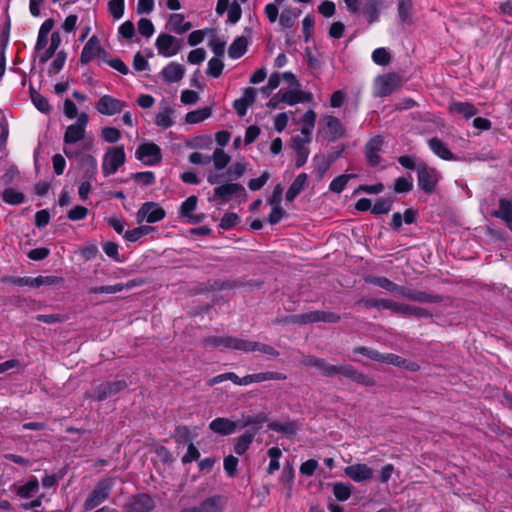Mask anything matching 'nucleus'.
<instances>
[{"label": "nucleus", "instance_id": "52", "mask_svg": "<svg viewBox=\"0 0 512 512\" xmlns=\"http://www.w3.org/2000/svg\"><path fill=\"white\" fill-rule=\"evenodd\" d=\"M223 69H224V63L222 61V59L220 58H211L208 62V67H207V75L213 77V78H218L222 72H223Z\"/></svg>", "mask_w": 512, "mask_h": 512}, {"label": "nucleus", "instance_id": "8", "mask_svg": "<svg viewBox=\"0 0 512 512\" xmlns=\"http://www.w3.org/2000/svg\"><path fill=\"white\" fill-rule=\"evenodd\" d=\"M89 122L88 114L82 112L78 115L75 123L69 125L64 133L63 141L66 145L76 144L84 140L86 127Z\"/></svg>", "mask_w": 512, "mask_h": 512}, {"label": "nucleus", "instance_id": "26", "mask_svg": "<svg viewBox=\"0 0 512 512\" xmlns=\"http://www.w3.org/2000/svg\"><path fill=\"white\" fill-rule=\"evenodd\" d=\"M286 378V375L280 372H260L244 376L242 383L243 386H247L252 383H260L270 380H285Z\"/></svg>", "mask_w": 512, "mask_h": 512}, {"label": "nucleus", "instance_id": "7", "mask_svg": "<svg viewBox=\"0 0 512 512\" xmlns=\"http://www.w3.org/2000/svg\"><path fill=\"white\" fill-rule=\"evenodd\" d=\"M106 57L107 52L102 47L100 39L98 38V36L93 35L88 39V41L84 45L80 54L79 62L81 65H86L95 58H98L99 61L103 62L106 61Z\"/></svg>", "mask_w": 512, "mask_h": 512}, {"label": "nucleus", "instance_id": "31", "mask_svg": "<svg viewBox=\"0 0 512 512\" xmlns=\"http://www.w3.org/2000/svg\"><path fill=\"white\" fill-rule=\"evenodd\" d=\"M174 110L169 105L161 106L155 117V124L163 129L173 126Z\"/></svg>", "mask_w": 512, "mask_h": 512}, {"label": "nucleus", "instance_id": "14", "mask_svg": "<svg viewBox=\"0 0 512 512\" xmlns=\"http://www.w3.org/2000/svg\"><path fill=\"white\" fill-rule=\"evenodd\" d=\"M312 137L296 135L292 138V149L295 152V166L300 168L304 166L308 160L310 150L308 145L310 144Z\"/></svg>", "mask_w": 512, "mask_h": 512}, {"label": "nucleus", "instance_id": "44", "mask_svg": "<svg viewBox=\"0 0 512 512\" xmlns=\"http://www.w3.org/2000/svg\"><path fill=\"white\" fill-rule=\"evenodd\" d=\"M267 454L270 458L269 466L267 468V473L269 475L274 474L280 468V458L282 456V451L279 447H271L268 449Z\"/></svg>", "mask_w": 512, "mask_h": 512}, {"label": "nucleus", "instance_id": "30", "mask_svg": "<svg viewBox=\"0 0 512 512\" xmlns=\"http://www.w3.org/2000/svg\"><path fill=\"white\" fill-rule=\"evenodd\" d=\"M167 27L170 31L177 34H183L191 29L192 25L190 22L185 21V17L180 13H173L170 15Z\"/></svg>", "mask_w": 512, "mask_h": 512}, {"label": "nucleus", "instance_id": "38", "mask_svg": "<svg viewBox=\"0 0 512 512\" xmlns=\"http://www.w3.org/2000/svg\"><path fill=\"white\" fill-rule=\"evenodd\" d=\"M316 113L314 110H307L301 117V135L312 137V132L316 123Z\"/></svg>", "mask_w": 512, "mask_h": 512}, {"label": "nucleus", "instance_id": "56", "mask_svg": "<svg viewBox=\"0 0 512 512\" xmlns=\"http://www.w3.org/2000/svg\"><path fill=\"white\" fill-rule=\"evenodd\" d=\"M413 188V179L411 176L399 177L395 180L394 190L397 193H408Z\"/></svg>", "mask_w": 512, "mask_h": 512}, {"label": "nucleus", "instance_id": "64", "mask_svg": "<svg viewBox=\"0 0 512 512\" xmlns=\"http://www.w3.org/2000/svg\"><path fill=\"white\" fill-rule=\"evenodd\" d=\"M88 215V209L81 205H76L67 213V218L71 221L83 220Z\"/></svg>", "mask_w": 512, "mask_h": 512}, {"label": "nucleus", "instance_id": "34", "mask_svg": "<svg viewBox=\"0 0 512 512\" xmlns=\"http://www.w3.org/2000/svg\"><path fill=\"white\" fill-rule=\"evenodd\" d=\"M493 217L499 218L507 225H512V203L511 201L501 198L499 200V209L491 213Z\"/></svg>", "mask_w": 512, "mask_h": 512}, {"label": "nucleus", "instance_id": "3", "mask_svg": "<svg viewBox=\"0 0 512 512\" xmlns=\"http://www.w3.org/2000/svg\"><path fill=\"white\" fill-rule=\"evenodd\" d=\"M126 154L123 145L109 147L102 161V173L104 177L114 175L124 165Z\"/></svg>", "mask_w": 512, "mask_h": 512}, {"label": "nucleus", "instance_id": "42", "mask_svg": "<svg viewBox=\"0 0 512 512\" xmlns=\"http://www.w3.org/2000/svg\"><path fill=\"white\" fill-rule=\"evenodd\" d=\"M212 114L210 107H204L197 110L190 111L185 116V121L189 124H198L208 119Z\"/></svg>", "mask_w": 512, "mask_h": 512}, {"label": "nucleus", "instance_id": "19", "mask_svg": "<svg viewBox=\"0 0 512 512\" xmlns=\"http://www.w3.org/2000/svg\"><path fill=\"white\" fill-rule=\"evenodd\" d=\"M154 507L155 503L151 496L139 493L133 496L127 503V512H150Z\"/></svg>", "mask_w": 512, "mask_h": 512}, {"label": "nucleus", "instance_id": "50", "mask_svg": "<svg viewBox=\"0 0 512 512\" xmlns=\"http://www.w3.org/2000/svg\"><path fill=\"white\" fill-rule=\"evenodd\" d=\"M3 201L11 205H19L24 202L25 196L23 193L9 188L3 192Z\"/></svg>", "mask_w": 512, "mask_h": 512}, {"label": "nucleus", "instance_id": "40", "mask_svg": "<svg viewBox=\"0 0 512 512\" xmlns=\"http://www.w3.org/2000/svg\"><path fill=\"white\" fill-rule=\"evenodd\" d=\"M267 427L269 430L285 435H293L297 431V426L292 421H272Z\"/></svg>", "mask_w": 512, "mask_h": 512}, {"label": "nucleus", "instance_id": "16", "mask_svg": "<svg viewBox=\"0 0 512 512\" xmlns=\"http://www.w3.org/2000/svg\"><path fill=\"white\" fill-rule=\"evenodd\" d=\"M323 135L328 141L333 142L345 136V128L337 117L326 115L324 116Z\"/></svg>", "mask_w": 512, "mask_h": 512}, {"label": "nucleus", "instance_id": "57", "mask_svg": "<svg viewBox=\"0 0 512 512\" xmlns=\"http://www.w3.org/2000/svg\"><path fill=\"white\" fill-rule=\"evenodd\" d=\"M132 178L142 186H150L155 183V174L152 171L134 173Z\"/></svg>", "mask_w": 512, "mask_h": 512}, {"label": "nucleus", "instance_id": "27", "mask_svg": "<svg viewBox=\"0 0 512 512\" xmlns=\"http://www.w3.org/2000/svg\"><path fill=\"white\" fill-rule=\"evenodd\" d=\"M428 146L431 151L439 158L445 161L456 160L455 155L450 151L447 145L440 139L433 137L429 139Z\"/></svg>", "mask_w": 512, "mask_h": 512}, {"label": "nucleus", "instance_id": "39", "mask_svg": "<svg viewBox=\"0 0 512 512\" xmlns=\"http://www.w3.org/2000/svg\"><path fill=\"white\" fill-rule=\"evenodd\" d=\"M197 201L198 199L196 196H189L180 206V217L187 218L190 223H196L197 220L194 219L191 213L196 209Z\"/></svg>", "mask_w": 512, "mask_h": 512}, {"label": "nucleus", "instance_id": "37", "mask_svg": "<svg viewBox=\"0 0 512 512\" xmlns=\"http://www.w3.org/2000/svg\"><path fill=\"white\" fill-rule=\"evenodd\" d=\"M353 486L348 482H335L332 483V492L334 497L341 502H344L352 495Z\"/></svg>", "mask_w": 512, "mask_h": 512}, {"label": "nucleus", "instance_id": "47", "mask_svg": "<svg viewBox=\"0 0 512 512\" xmlns=\"http://www.w3.org/2000/svg\"><path fill=\"white\" fill-rule=\"evenodd\" d=\"M372 61L379 66H387L391 62V54L384 47L376 48L371 55Z\"/></svg>", "mask_w": 512, "mask_h": 512}, {"label": "nucleus", "instance_id": "59", "mask_svg": "<svg viewBox=\"0 0 512 512\" xmlns=\"http://www.w3.org/2000/svg\"><path fill=\"white\" fill-rule=\"evenodd\" d=\"M66 61V54L64 51L58 52L56 57L53 59V61L50 63L48 68V73L50 75L57 74L60 72L65 64Z\"/></svg>", "mask_w": 512, "mask_h": 512}, {"label": "nucleus", "instance_id": "10", "mask_svg": "<svg viewBox=\"0 0 512 512\" xmlns=\"http://www.w3.org/2000/svg\"><path fill=\"white\" fill-rule=\"evenodd\" d=\"M155 47L160 56L169 58L179 53L182 41L170 34L161 33L155 41Z\"/></svg>", "mask_w": 512, "mask_h": 512}, {"label": "nucleus", "instance_id": "51", "mask_svg": "<svg viewBox=\"0 0 512 512\" xmlns=\"http://www.w3.org/2000/svg\"><path fill=\"white\" fill-rule=\"evenodd\" d=\"M124 10L125 0H110L108 2V11L115 20H119L123 17Z\"/></svg>", "mask_w": 512, "mask_h": 512}, {"label": "nucleus", "instance_id": "1", "mask_svg": "<svg viewBox=\"0 0 512 512\" xmlns=\"http://www.w3.org/2000/svg\"><path fill=\"white\" fill-rule=\"evenodd\" d=\"M202 344L204 346L219 348L221 350L231 349L245 353L260 352L271 356L278 355V352L270 345L233 336H208L202 340Z\"/></svg>", "mask_w": 512, "mask_h": 512}, {"label": "nucleus", "instance_id": "18", "mask_svg": "<svg viewBox=\"0 0 512 512\" xmlns=\"http://www.w3.org/2000/svg\"><path fill=\"white\" fill-rule=\"evenodd\" d=\"M367 305L370 307H375L377 309H387L392 313L401 314L403 316H408L410 311L409 304L396 302L391 299H379V300H369Z\"/></svg>", "mask_w": 512, "mask_h": 512}, {"label": "nucleus", "instance_id": "45", "mask_svg": "<svg viewBox=\"0 0 512 512\" xmlns=\"http://www.w3.org/2000/svg\"><path fill=\"white\" fill-rule=\"evenodd\" d=\"M286 0H274L264 7V14L269 23L274 24L278 19L279 7L283 5Z\"/></svg>", "mask_w": 512, "mask_h": 512}, {"label": "nucleus", "instance_id": "11", "mask_svg": "<svg viewBox=\"0 0 512 512\" xmlns=\"http://www.w3.org/2000/svg\"><path fill=\"white\" fill-rule=\"evenodd\" d=\"M135 156L144 165L154 166L161 162L162 151L157 144L146 142L138 146Z\"/></svg>", "mask_w": 512, "mask_h": 512}, {"label": "nucleus", "instance_id": "25", "mask_svg": "<svg viewBox=\"0 0 512 512\" xmlns=\"http://www.w3.org/2000/svg\"><path fill=\"white\" fill-rule=\"evenodd\" d=\"M302 11L296 7H286L284 8L280 14H278V24L281 29H291Z\"/></svg>", "mask_w": 512, "mask_h": 512}, {"label": "nucleus", "instance_id": "36", "mask_svg": "<svg viewBox=\"0 0 512 512\" xmlns=\"http://www.w3.org/2000/svg\"><path fill=\"white\" fill-rule=\"evenodd\" d=\"M255 434V432L246 431L244 434L237 437L234 442V452L239 456L243 455L252 444Z\"/></svg>", "mask_w": 512, "mask_h": 512}, {"label": "nucleus", "instance_id": "49", "mask_svg": "<svg viewBox=\"0 0 512 512\" xmlns=\"http://www.w3.org/2000/svg\"><path fill=\"white\" fill-rule=\"evenodd\" d=\"M366 281L376 286H379L389 292H395L397 288V284L383 276H369L366 278Z\"/></svg>", "mask_w": 512, "mask_h": 512}, {"label": "nucleus", "instance_id": "46", "mask_svg": "<svg viewBox=\"0 0 512 512\" xmlns=\"http://www.w3.org/2000/svg\"><path fill=\"white\" fill-rule=\"evenodd\" d=\"M210 157L211 162H213L217 170L224 169L230 162V156L221 148L215 149L213 155Z\"/></svg>", "mask_w": 512, "mask_h": 512}, {"label": "nucleus", "instance_id": "33", "mask_svg": "<svg viewBox=\"0 0 512 512\" xmlns=\"http://www.w3.org/2000/svg\"><path fill=\"white\" fill-rule=\"evenodd\" d=\"M136 286L134 280H130L127 283H117L114 285H102L91 289V293L94 294H115L123 291L124 289H131Z\"/></svg>", "mask_w": 512, "mask_h": 512}, {"label": "nucleus", "instance_id": "61", "mask_svg": "<svg viewBox=\"0 0 512 512\" xmlns=\"http://www.w3.org/2000/svg\"><path fill=\"white\" fill-rule=\"evenodd\" d=\"M392 203L389 199L379 198L372 206V213L376 215L387 214L391 210Z\"/></svg>", "mask_w": 512, "mask_h": 512}, {"label": "nucleus", "instance_id": "22", "mask_svg": "<svg viewBox=\"0 0 512 512\" xmlns=\"http://www.w3.org/2000/svg\"><path fill=\"white\" fill-rule=\"evenodd\" d=\"M237 428L238 423L226 417H217L209 423V429L222 436L235 433Z\"/></svg>", "mask_w": 512, "mask_h": 512}, {"label": "nucleus", "instance_id": "55", "mask_svg": "<svg viewBox=\"0 0 512 512\" xmlns=\"http://www.w3.org/2000/svg\"><path fill=\"white\" fill-rule=\"evenodd\" d=\"M31 99L35 107L42 113L48 114L51 107L48 100L38 92H31Z\"/></svg>", "mask_w": 512, "mask_h": 512}, {"label": "nucleus", "instance_id": "5", "mask_svg": "<svg viewBox=\"0 0 512 512\" xmlns=\"http://www.w3.org/2000/svg\"><path fill=\"white\" fill-rule=\"evenodd\" d=\"M402 85L401 77L397 73H386L378 76L374 81V96L387 97L398 91Z\"/></svg>", "mask_w": 512, "mask_h": 512}, {"label": "nucleus", "instance_id": "43", "mask_svg": "<svg viewBox=\"0 0 512 512\" xmlns=\"http://www.w3.org/2000/svg\"><path fill=\"white\" fill-rule=\"evenodd\" d=\"M82 163L85 167L83 175L85 180H94L98 172V164L96 158L92 155H86L83 157Z\"/></svg>", "mask_w": 512, "mask_h": 512}, {"label": "nucleus", "instance_id": "13", "mask_svg": "<svg viewBox=\"0 0 512 512\" xmlns=\"http://www.w3.org/2000/svg\"><path fill=\"white\" fill-rule=\"evenodd\" d=\"M127 107V103L111 95H103L97 101L95 108L101 115L113 116L121 113Z\"/></svg>", "mask_w": 512, "mask_h": 512}, {"label": "nucleus", "instance_id": "12", "mask_svg": "<svg viewBox=\"0 0 512 512\" xmlns=\"http://www.w3.org/2000/svg\"><path fill=\"white\" fill-rule=\"evenodd\" d=\"M340 316L329 311H311L299 315H294L291 321L296 324H308L316 322L336 323Z\"/></svg>", "mask_w": 512, "mask_h": 512}, {"label": "nucleus", "instance_id": "53", "mask_svg": "<svg viewBox=\"0 0 512 512\" xmlns=\"http://www.w3.org/2000/svg\"><path fill=\"white\" fill-rule=\"evenodd\" d=\"M39 488V483L36 478L29 480L18 489V495L21 498H30Z\"/></svg>", "mask_w": 512, "mask_h": 512}, {"label": "nucleus", "instance_id": "60", "mask_svg": "<svg viewBox=\"0 0 512 512\" xmlns=\"http://www.w3.org/2000/svg\"><path fill=\"white\" fill-rule=\"evenodd\" d=\"M101 136L108 143H116L121 139V132L114 127H103Z\"/></svg>", "mask_w": 512, "mask_h": 512}, {"label": "nucleus", "instance_id": "2", "mask_svg": "<svg viewBox=\"0 0 512 512\" xmlns=\"http://www.w3.org/2000/svg\"><path fill=\"white\" fill-rule=\"evenodd\" d=\"M113 486L114 480L112 478L99 480L86 498L83 504L84 510L91 511L105 502L109 498Z\"/></svg>", "mask_w": 512, "mask_h": 512}, {"label": "nucleus", "instance_id": "29", "mask_svg": "<svg viewBox=\"0 0 512 512\" xmlns=\"http://www.w3.org/2000/svg\"><path fill=\"white\" fill-rule=\"evenodd\" d=\"M449 112L461 114L466 119H469L478 113V109L470 102L454 101L449 104Z\"/></svg>", "mask_w": 512, "mask_h": 512}, {"label": "nucleus", "instance_id": "4", "mask_svg": "<svg viewBox=\"0 0 512 512\" xmlns=\"http://www.w3.org/2000/svg\"><path fill=\"white\" fill-rule=\"evenodd\" d=\"M416 170L419 188L426 194L433 193L441 178L439 171L425 163L419 164Z\"/></svg>", "mask_w": 512, "mask_h": 512}, {"label": "nucleus", "instance_id": "62", "mask_svg": "<svg viewBox=\"0 0 512 512\" xmlns=\"http://www.w3.org/2000/svg\"><path fill=\"white\" fill-rule=\"evenodd\" d=\"M239 216L233 212L225 213L220 221V227L224 230H229L239 223Z\"/></svg>", "mask_w": 512, "mask_h": 512}, {"label": "nucleus", "instance_id": "9", "mask_svg": "<svg viewBox=\"0 0 512 512\" xmlns=\"http://www.w3.org/2000/svg\"><path fill=\"white\" fill-rule=\"evenodd\" d=\"M166 216L165 210L157 202L148 201L143 203L136 213V221L141 224L142 222L156 223L163 220Z\"/></svg>", "mask_w": 512, "mask_h": 512}, {"label": "nucleus", "instance_id": "35", "mask_svg": "<svg viewBox=\"0 0 512 512\" xmlns=\"http://www.w3.org/2000/svg\"><path fill=\"white\" fill-rule=\"evenodd\" d=\"M248 48V40L244 36H238L234 39L231 45L228 48V56L231 59H239L241 58L247 51Z\"/></svg>", "mask_w": 512, "mask_h": 512}, {"label": "nucleus", "instance_id": "23", "mask_svg": "<svg viewBox=\"0 0 512 512\" xmlns=\"http://www.w3.org/2000/svg\"><path fill=\"white\" fill-rule=\"evenodd\" d=\"M227 497L224 495H214L204 499L198 508L201 512H223L227 506Z\"/></svg>", "mask_w": 512, "mask_h": 512}, {"label": "nucleus", "instance_id": "48", "mask_svg": "<svg viewBox=\"0 0 512 512\" xmlns=\"http://www.w3.org/2000/svg\"><path fill=\"white\" fill-rule=\"evenodd\" d=\"M61 43L60 35L58 32H53L51 34V41L49 48L40 56V63H46L58 49Z\"/></svg>", "mask_w": 512, "mask_h": 512}, {"label": "nucleus", "instance_id": "21", "mask_svg": "<svg viewBox=\"0 0 512 512\" xmlns=\"http://www.w3.org/2000/svg\"><path fill=\"white\" fill-rule=\"evenodd\" d=\"M280 101L287 105H295L298 103L311 102L313 95L310 92H304L299 89L280 90Z\"/></svg>", "mask_w": 512, "mask_h": 512}, {"label": "nucleus", "instance_id": "32", "mask_svg": "<svg viewBox=\"0 0 512 512\" xmlns=\"http://www.w3.org/2000/svg\"><path fill=\"white\" fill-rule=\"evenodd\" d=\"M382 0H366L362 8L363 14L367 17L369 24L378 21L382 7Z\"/></svg>", "mask_w": 512, "mask_h": 512}, {"label": "nucleus", "instance_id": "58", "mask_svg": "<svg viewBox=\"0 0 512 512\" xmlns=\"http://www.w3.org/2000/svg\"><path fill=\"white\" fill-rule=\"evenodd\" d=\"M227 23L236 24L242 16V9L237 1H233L227 10Z\"/></svg>", "mask_w": 512, "mask_h": 512}, {"label": "nucleus", "instance_id": "41", "mask_svg": "<svg viewBox=\"0 0 512 512\" xmlns=\"http://www.w3.org/2000/svg\"><path fill=\"white\" fill-rule=\"evenodd\" d=\"M356 174H341L334 178L329 184V191L340 194L343 192L351 179L356 178Z\"/></svg>", "mask_w": 512, "mask_h": 512}, {"label": "nucleus", "instance_id": "15", "mask_svg": "<svg viewBox=\"0 0 512 512\" xmlns=\"http://www.w3.org/2000/svg\"><path fill=\"white\" fill-rule=\"evenodd\" d=\"M126 387L127 383L123 380L102 383L95 388L93 394L90 397L94 398L95 400L102 401L116 395Z\"/></svg>", "mask_w": 512, "mask_h": 512}, {"label": "nucleus", "instance_id": "6", "mask_svg": "<svg viewBox=\"0 0 512 512\" xmlns=\"http://www.w3.org/2000/svg\"><path fill=\"white\" fill-rule=\"evenodd\" d=\"M233 197L240 198V202L247 198L244 186L239 183H226L219 185L213 190V197L210 201H220L221 204L229 202Z\"/></svg>", "mask_w": 512, "mask_h": 512}, {"label": "nucleus", "instance_id": "54", "mask_svg": "<svg viewBox=\"0 0 512 512\" xmlns=\"http://www.w3.org/2000/svg\"><path fill=\"white\" fill-rule=\"evenodd\" d=\"M412 3L410 0H399L398 16L401 22L406 23L411 18Z\"/></svg>", "mask_w": 512, "mask_h": 512}, {"label": "nucleus", "instance_id": "17", "mask_svg": "<svg viewBox=\"0 0 512 512\" xmlns=\"http://www.w3.org/2000/svg\"><path fill=\"white\" fill-rule=\"evenodd\" d=\"M384 140L380 135L372 137L365 145V157L367 163L371 167H376L380 164L382 158L380 152L382 150Z\"/></svg>", "mask_w": 512, "mask_h": 512}, {"label": "nucleus", "instance_id": "20", "mask_svg": "<svg viewBox=\"0 0 512 512\" xmlns=\"http://www.w3.org/2000/svg\"><path fill=\"white\" fill-rule=\"evenodd\" d=\"M346 476L356 483L365 482L373 477V469L367 464H353L344 469Z\"/></svg>", "mask_w": 512, "mask_h": 512}, {"label": "nucleus", "instance_id": "28", "mask_svg": "<svg viewBox=\"0 0 512 512\" xmlns=\"http://www.w3.org/2000/svg\"><path fill=\"white\" fill-rule=\"evenodd\" d=\"M308 186V175L300 173L286 192V200L292 202Z\"/></svg>", "mask_w": 512, "mask_h": 512}, {"label": "nucleus", "instance_id": "63", "mask_svg": "<svg viewBox=\"0 0 512 512\" xmlns=\"http://www.w3.org/2000/svg\"><path fill=\"white\" fill-rule=\"evenodd\" d=\"M138 31L146 38L151 37L155 31L152 21L147 18H141L138 21Z\"/></svg>", "mask_w": 512, "mask_h": 512}, {"label": "nucleus", "instance_id": "24", "mask_svg": "<svg viewBox=\"0 0 512 512\" xmlns=\"http://www.w3.org/2000/svg\"><path fill=\"white\" fill-rule=\"evenodd\" d=\"M184 74V66L176 62H170L162 69L160 73L161 78L166 83L178 82L184 77Z\"/></svg>", "mask_w": 512, "mask_h": 512}]
</instances>
